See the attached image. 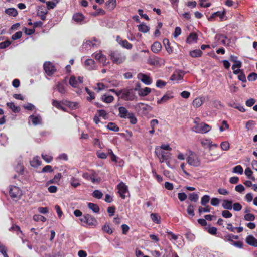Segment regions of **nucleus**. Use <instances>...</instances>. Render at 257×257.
<instances>
[{"label":"nucleus","mask_w":257,"mask_h":257,"mask_svg":"<svg viewBox=\"0 0 257 257\" xmlns=\"http://www.w3.org/2000/svg\"><path fill=\"white\" fill-rule=\"evenodd\" d=\"M81 225L84 227H95L98 225L97 219L92 215L86 213L79 219Z\"/></svg>","instance_id":"nucleus-1"},{"label":"nucleus","mask_w":257,"mask_h":257,"mask_svg":"<svg viewBox=\"0 0 257 257\" xmlns=\"http://www.w3.org/2000/svg\"><path fill=\"white\" fill-rule=\"evenodd\" d=\"M120 98L125 101H133L137 98L134 90L133 88H124Z\"/></svg>","instance_id":"nucleus-2"},{"label":"nucleus","mask_w":257,"mask_h":257,"mask_svg":"<svg viewBox=\"0 0 257 257\" xmlns=\"http://www.w3.org/2000/svg\"><path fill=\"white\" fill-rule=\"evenodd\" d=\"M109 56L112 61L115 64L122 63L125 60V57L118 51H110Z\"/></svg>","instance_id":"nucleus-3"},{"label":"nucleus","mask_w":257,"mask_h":257,"mask_svg":"<svg viewBox=\"0 0 257 257\" xmlns=\"http://www.w3.org/2000/svg\"><path fill=\"white\" fill-rule=\"evenodd\" d=\"M187 163L191 166L198 167L201 164V160L198 156L195 153L191 152L187 158Z\"/></svg>","instance_id":"nucleus-4"},{"label":"nucleus","mask_w":257,"mask_h":257,"mask_svg":"<svg viewBox=\"0 0 257 257\" xmlns=\"http://www.w3.org/2000/svg\"><path fill=\"white\" fill-rule=\"evenodd\" d=\"M9 195L13 200H18L22 195V191L19 187L11 186L9 189Z\"/></svg>","instance_id":"nucleus-5"},{"label":"nucleus","mask_w":257,"mask_h":257,"mask_svg":"<svg viewBox=\"0 0 257 257\" xmlns=\"http://www.w3.org/2000/svg\"><path fill=\"white\" fill-rule=\"evenodd\" d=\"M43 68L47 75L50 76H52L56 71L55 66L50 61L45 62L44 63Z\"/></svg>","instance_id":"nucleus-6"},{"label":"nucleus","mask_w":257,"mask_h":257,"mask_svg":"<svg viewBox=\"0 0 257 257\" xmlns=\"http://www.w3.org/2000/svg\"><path fill=\"white\" fill-rule=\"evenodd\" d=\"M118 193L122 199H125V193L128 192L127 186L122 182H121L117 185Z\"/></svg>","instance_id":"nucleus-7"},{"label":"nucleus","mask_w":257,"mask_h":257,"mask_svg":"<svg viewBox=\"0 0 257 257\" xmlns=\"http://www.w3.org/2000/svg\"><path fill=\"white\" fill-rule=\"evenodd\" d=\"M155 153L160 158V162L162 163L164 161L167 160L170 157V153L166 152L161 150L156 149Z\"/></svg>","instance_id":"nucleus-8"},{"label":"nucleus","mask_w":257,"mask_h":257,"mask_svg":"<svg viewBox=\"0 0 257 257\" xmlns=\"http://www.w3.org/2000/svg\"><path fill=\"white\" fill-rule=\"evenodd\" d=\"M137 78L146 85H150L152 82V79L149 76L142 73L137 75Z\"/></svg>","instance_id":"nucleus-9"},{"label":"nucleus","mask_w":257,"mask_h":257,"mask_svg":"<svg viewBox=\"0 0 257 257\" xmlns=\"http://www.w3.org/2000/svg\"><path fill=\"white\" fill-rule=\"evenodd\" d=\"M116 41L123 48L130 50L133 48V45L128 42L126 39L122 40L119 36H117Z\"/></svg>","instance_id":"nucleus-10"},{"label":"nucleus","mask_w":257,"mask_h":257,"mask_svg":"<svg viewBox=\"0 0 257 257\" xmlns=\"http://www.w3.org/2000/svg\"><path fill=\"white\" fill-rule=\"evenodd\" d=\"M180 73H182V71L180 70L175 71L171 76L170 80L178 83L179 81L182 80L183 78V75H182Z\"/></svg>","instance_id":"nucleus-11"},{"label":"nucleus","mask_w":257,"mask_h":257,"mask_svg":"<svg viewBox=\"0 0 257 257\" xmlns=\"http://www.w3.org/2000/svg\"><path fill=\"white\" fill-rule=\"evenodd\" d=\"M119 114L118 115L120 118H126L131 114L129 113L127 109L123 106H120L118 108Z\"/></svg>","instance_id":"nucleus-12"},{"label":"nucleus","mask_w":257,"mask_h":257,"mask_svg":"<svg viewBox=\"0 0 257 257\" xmlns=\"http://www.w3.org/2000/svg\"><path fill=\"white\" fill-rule=\"evenodd\" d=\"M226 14V11L224 9L223 11H217L213 13L210 17L208 18L209 21H212L216 17H219L221 19H222Z\"/></svg>","instance_id":"nucleus-13"},{"label":"nucleus","mask_w":257,"mask_h":257,"mask_svg":"<svg viewBox=\"0 0 257 257\" xmlns=\"http://www.w3.org/2000/svg\"><path fill=\"white\" fill-rule=\"evenodd\" d=\"M62 177V175L60 173H58L56 174L54 178L52 179L49 180L46 182V186H48L51 184H58L60 181V179Z\"/></svg>","instance_id":"nucleus-14"},{"label":"nucleus","mask_w":257,"mask_h":257,"mask_svg":"<svg viewBox=\"0 0 257 257\" xmlns=\"http://www.w3.org/2000/svg\"><path fill=\"white\" fill-rule=\"evenodd\" d=\"M246 242L249 245L257 247V239L251 235L247 236L246 238Z\"/></svg>","instance_id":"nucleus-15"},{"label":"nucleus","mask_w":257,"mask_h":257,"mask_svg":"<svg viewBox=\"0 0 257 257\" xmlns=\"http://www.w3.org/2000/svg\"><path fill=\"white\" fill-rule=\"evenodd\" d=\"M85 67L89 70L95 69V61L92 59H88L85 61Z\"/></svg>","instance_id":"nucleus-16"},{"label":"nucleus","mask_w":257,"mask_h":257,"mask_svg":"<svg viewBox=\"0 0 257 257\" xmlns=\"http://www.w3.org/2000/svg\"><path fill=\"white\" fill-rule=\"evenodd\" d=\"M163 43L165 47V49L169 54H171L173 52V47L170 46L169 40L167 38H165L163 40Z\"/></svg>","instance_id":"nucleus-17"},{"label":"nucleus","mask_w":257,"mask_h":257,"mask_svg":"<svg viewBox=\"0 0 257 257\" xmlns=\"http://www.w3.org/2000/svg\"><path fill=\"white\" fill-rule=\"evenodd\" d=\"M44 7L40 6L37 12V15L39 16L41 19L44 21L46 19V15H47L48 11L47 10H43Z\"/></svg>","instance_id":"nucleus-18"},{"label":"nucleus","mask_w":257,"mask_h":257,"mask_svg":"<svg viewBox=\"0 0 257 257\" xmlns=\"http://www.w3.org/2000/svg\"><path fill=\"white\" fill-rule=\"evenodd\" d=\"M161 44L158 41L154 42L151 46V50L155 53H158L161 50Z\"/></svg>","instance_id":"nucleus-19"},{"label":"nucleus","mask_w":257,"mask_h":257,"mask_svg":"<svg viewBox=\"0 0 257 257\" xmlns=\"http://www.w3.org/2000/svg\"><path fill=\"white\" fill-rule=\"evenodd\" d=\"M211 129V126L209 125L202 122L200 123V133L204 134L209 132Z\"/></svg>","instance_id":"nucleus-20"},{"label":"nucleus","mask_w":257,"mask_h":257,"mask_svg":"<svg viewBox=\"0 0 257 257\" xmlns=\"http://www.w3.org/2000/svg\"><path fill=\"white\" fill-rule=\"evenodd\" d=\"M198 39V36L195 33H191L188 36L186 39V42L188 44H191L194 42H196Z\"/></svg>","instance_id":"nucleus-21"},{"label":"nucleus","mask_w":257,"mask_h":257,"mask_svg":"<svg viewBox=\"0 0 257 257\" xmlns=\"http://www.w3.org/2000/svg\"><path fill=\"white\" fill-rule=\"evenodd\" d=\"M150 106L144 103L140 102L136 105V108L143 113H146Z\"/></svg>","instance_id":"nucleus-22"},{"label":"nucleus","mask_w":257,"mask_h":257,"mask_svg":"<svg viewBox=\"0 0 257 257\" xmlns=\"http://www.w3.org/2000/svg\"><path fill=\"white\" fill-rule=\"evenodd\" d=\"M56 89L61 94H65L66 92L65 83L63 82H58L56 84Z\"/></svg>","instance_id":"nucleus-23"},{"label":"nucleus","mask_w":257,"mask_h":257,"mask_svg":"<svg viewBox=\"0 0 257 257\" xmlns=\"http://www.w3.org/2000/svg\"><path fill=\"white\" fill-rule=\"evenodd\" d=\"M29 118L31 119L32 123L35 125L41 123L42 119L40 116H34V115H31L29 116Z\"/></svg>","instance_id":"nucleus-24"},{"label":"nucleus","mask_w":257,"mask_h":257,"mask_svg":"<svg viewBox=\"0 0 257 257\" xmlns=\"http://www.w3.org/2000/svg\"><path fill=\"white\" fill-rule=\"evenodd\" d=\"M87 206L88 208L92 210L93 212L96 213H98L99 212L100 208L97 204L89 202L88 203Z\"/></svg>","instance_id":"nucleus-25"},{"label":"nucleus","mask_w":257,"mask_h":257,"mask_svg":"<svg viewBox=\"0 0 257 257\" xmlns=\"http://www.w3.org/2000/svg\"><path fill=\"white\" fill-rule=\"evenodd\" d=\"M232 200H224L222 205L225 209L231 210L232 208Z\"/></svg>","instance_id":"nucleus-26"},{"label":"nucleus","mask_w":257,"mask_h":257,"mask_svg":"<svg viewBox=\"0 0 257 257\" xmlns=\"http://www.w3.org/2000/svg\"><path fill=\"white\" fill-rule=\"evenodd\" d=\"M6 105L13 112L18 113L20 111V107L16 106L13 102H7Z\"/></svg>","instance_id":"nucleus-27"},{"label":"nucleus","mask_w":257,"mask_h":257,"mask_svg":"<svg viewBox=\"0 0 257 257\" xmlns=\"http://www.w3.org/2000/svg\"><path fill=\"white\" fill-rule=\"evenodd\" d=\"M5 12L8 15L13 17H16L18 15L17 10L14 8L6 9L5 11Z\"/></svg>","instance_id":"nucleus-28"},{"label":"nucleus","mask_w":257,"mask_h":257,"mask_svg":"<svg viewBox=\"0 0 257 257\" xmlns=\"http://www.w3.org/2000/svg\"><path fill=\"white\" fill-rule=\"evenodd\" d=\"M84 15L81 13H76L73 16V19L77 23L81 22L84 19Z\"/></svg>","instance_id":"nucleus-29"},{"label":"nucleus","mask_w":257,"mask_h":257,"mask_svg":"<svg viewBox=\"0 0 257 257\" xmlns=\"http://www.w3.org/2000/svg\"><path fill=\"white\" fill-rule=\"evenodd\" d=\"M105 5L109 10H112L116 6V0H108Z\"/></svg>","instance_id":"nucleus-30"},{"label":"nucleus","mask_w":257,"mask_h":257,"mask_svg":"<svg viewBox=\"0 0 257 257\" xmlns=\"http://www.w3.org/2000/svg\"><path fill=\"white\" fill-rule=\"evenodd\" d=\"M101 100L102 101L105 103H110L113 101L114 97L112 95H107L106 94H104L101 96Z\"/></svg>","instance_id":"nucleus-31"},{"label":"nucleus","mask_w":257,"mask_h":257,"mask_svg":"<svg viewBox=\"0 0 257 257\" xmlns=\"http://www.w3.org/2000/svg\"><path fill=\"white\" fill-rule=\"evenodd\" d=\"M202 53L201 50L199 49H195L190 51V55L193 58L201 57Z\"/></svg>","instance_id":"nucleus-32"},{"label":"nucleus","mask_w":257,"mask_h":257,"mask_svg":"<svg viewBox=\"0 0 257 257\" xmlns=\"http://www.w3.org/2000/svg\"><path fill=\"white\" fill-rule=\"evenodd\" d=\"M152 220L156 224H160L161 217L157 213H152L150 215Z\"/></svg>","instance_id":"nucleus-33"},{"label":"nucleus","mask_w":257,"mask_h":257,"mask_svg":"<svg viewBox=\"0 0 257 257\" xmlns=\"http://www.w3.org/2000/svg\"><path fill=\"white\" fill-rule=\"evenodd\" d=\"M151 91V89L150 88L145 87L140 90V92H138V94L140 96H146L148 95Z\"/></svg>","instance_id":"nucleus-34"},{"label":"nucleus","mask_w":257,"mask_h":257,"mask_svg":"<svg viewBox=\"0 0 257 257\" xmlns=\"http://www.w3.org/2000/svg\"><path fill=\"white\" fill-rule=\"evenodd\" d=\"M31 165L33 167H37L41 165V161L39 160L38 157L34 158V159L30 162Z\"/></svg>","instance_id":"nucleus-35"},{"label":"nucleus","mask_w":257,"mask_h":257,"mask_svg":"<svg viewBox=\"0 0 257 257\" xmlns=\"http://www.w3.org/2000/svg\"><path fill=\"white\" fill-rule=\"evenodd\" d=\"M138 30L143 33H147L149 31V27L145 23H142L138 25Z\"/></svg>","instance_id":"nucleus-36"},{"label":"nucleus","mask_w":257,"mask_h":257,"mask_svg":"<svg viewBox=\"0 0 257 257\" xmlns=\"http://www.w3.org/2000/svg\"><path fill=\"white\" fill-rule=\"evenodd\" d=\"M211 143L212 141L210 139H203L201 140V144L202 146L204 147H209L210 148L211 147Z\"/></svg>","instance_id":"nucleus-37"},{"label":"nucleus","mask_w":257,"mask_h":257,"mask_svg":"<svg viewBox=\"0 0 257 257\" xmlns=\"http://www.w3.org/2000/svg\"><path fill=\"white\" fill-rule=\"evenodd\" d=\"M203 102L202 98H196L193 100L192 104L195 107L198 108L202 105Z\"/></svg>","instance_id":"nucleus-38"},{"label":"nucleus","mask_w":257,"mask_h":257,"mask_svg":"<svg viewBox=\"0 0 257 257\" xmlns=\"http://www.w3.org/2000/svg\"><path fill=\"white\" fill-rule=\"evenodd\" d=\"M173 98V96L169 95L168 94H165L161 99L157 101L158 104H162L167 102L170 98Z\"/></svg>","instance_id":"nucleus-39"},{"label":"nucleus","mask_w":257,"mask_h":257,"mask_svg":"<svg viewBox=\"0 0 257 257\" xmlns=\"http://www.w3.org/2000/svg\"><path fill=\"white\" fill-rule=\"evenodd\" d=\"M69 83L70 85L74 88H76L78 86V81L77 80L76 78L74 76H71L70 77Z\"/></svg>","instance_id":"nucleus-40"},{"label":"nucleus","mask_w":257,"mask_h":257,"mask_svg":"<svg viewBox=\"0 0 257 257\" xmlns=\"http://www.w3.org/2000/svg\"><path fill=\"white\" fill-rule=\"evenodd\" d=\"M70 184L72 186L76 188L80 185V181L78 178L72 177L70 179Z\"/></svg>","instance_id":"nucleus-41"},{"label":"nucleus","mask_w":257,"mask_h":257,"mask_svg":"<svg viewBox=\"0 0 257 257\" xmlns=\"http://www.w3.org/2000/svg\"><path fill=\"white\" fill-rule=\"evenodd\" d=\"M107 128L112 131L114 132H118L119 130V127L117 126V125L113 122H109L107 124Z\"/></svg>","instance_id":"nucleus-42"},{"label":"nucleus","mask_w":257,"mask_h":257,"mask_svg":"<svg viewBox=\"0 0 257 257\" xmlns=\"http://www.w3.org/2000/svg\"><path fill=\"white\" fill-rule=\"evenodd\" d=\"M8 249L5 245L0 242V252L4 257H9L7 254Z\"/></svg>","instance_id":"nucleus-43"},{"label":"nucleus","mask_w":257,"mask_h":257,"mask_svg":"<svg viewBox=\"0 0 257 257\" xmlns=\"http://www.w3.org/2000/svg\"><path fill=\"white\" fill-rule=\"evenodd\" d=\"M52 104L59 110H65L64 107L61 105V102L58 100L53 99L52 100Z\"/></svg>","instance_id":"nucleus-44"},{"label":"nucleus","mask_w":257,"mask_h":257,"mask_svg":"<svg viewBox=\"0 0 257 257\" xmlns=\"http://www.w3.org/2000/svg\"><path fill=\"white\" fill-rule=\"evenodd\" d=\"M97 114L99 117H101L104 119H106L108 118V113L106 111L103 109L97 110Z\"/></svg>","instance_id":"nucleus-45"},{"label":"nucleus","mask_w":257,"mask_h":257,"mask_svg":"<svg viewBox=\"0 0 257 257\" xmlns=\"http://www.w3.org/2000/svg\"><path fill=\"white\" fill-rule=\"evenodd\" d=\"M226 38H227L226 36H224L223 35H222V34L216 35L215 36V39H217L218 41H220L221 43L223 45H225V44H226L225 39Z\"/></svg>","instance_id":"nucleus-46"},{"label":"nucleus","mask_w":257,"mask_h":257,"mask_svg":"<svg viewBox=\"0 0 257 257\" xmlns=\"http://www.w3.org/2000/svg\"><path fill=\"white\" fill-rule=\"evenodd\" d=\"M252 173H253V172L248 167L246 168V169L245 170V174L247 176V177L249 179H250L253 181H255V177L253 176H252Z\"/></svg>","instance_id":"nucleus-47"},{"label":"nucleus","mask_w":257,"mask_h":257,"mask_svg":"<svg viewBox=\"0 0 257 257\" xmlns=\"http://www.w3.org/2000/svg\"><path fill=\"white\" fill-rule=\"evenodd\" d=\"M85 91H86L87 93L89 95V97H87V100L88 101H90L95 98V95L93 92L89 90L87 87L85 88Z\"/></svg>","instance_id":"nucleus-48"},{"label":"nucleus","mask_w":257,"mask_h":257,"mask_svg":"<svg viewBox=\"0 0 257 257\" xmlns=\"http://www.w3.org/2000/svg\"><path fill=\"white\" fill-rule=\"evenodd\" d=\"M9 230L16 232L17 235L19 234V232L22 233L20 227L16 224H13L12 226L9 229Z\"/></svg>","instance_id":"nucleus-49"},{"label":"nucleus","mask_w":257,"mask_h":257,"mask_svg":"<svg viewBox=\"0 0 257 257\" xmlns=\"http://www.w3.org/2000/svg\"><path fill=\"white\" fill-rule=\"evenodd\" d=\"M211 207L209 206H206L205 207H199L198 208V212L200 215L203 212H209L210 211Z\"/></svg>","instance_id":"nucleus-50"},{"label":"nucleus","mask_w":257,"mask_h":257,"mask_svg":"<svg viewBox=\"0 0 257 257\" xmlns=\"http://www.w3.org/2000/svg\"><path fill=\"white\" fill-rule=\"evenodd\" d=\"M92 196L95 198L101 199L103 196V193L98 190H95L93 192Z\"/></svg>","instance_id":"nucleus-51"},{"label":"nucleus","mask_w":257,"mask_h":257,"mask_svg":"<svg viewBox=\"0 0 257 257\" xmlns=\"http://www.w3.org/2000/svg\"><path fill=\"white\" fill-rule=\"evenodd\" d=\"M220 147L222 150L227 151L229 149L230 144L228 141H224L221 143Z\"/></svg>","instance_id":"nucleus-52"},{"label":"nucleus","mask_w":257,"mask_h":257,"mask_svg":"<svg viewBox=\"0 0 257 257\" xmlns=\"http://www.w3.org/2000/svg\"><path fill=\"white\" fill-rule=\"evenodd\" d=\"M233 172L242 174L243 172V168L241 165H237L234 167L233 169Z\"/></svg>","instance_id":"nucleus-53"},{"label":"nucleus","mask_w":257,"mask_h":257,"mask_svg":"<svg viewBox=\"0 0 257 257\" xmlns=\"http://www.w3.org/2000/svg\"><path fill=\"white\" fill-rule=\"evenodd\" d=\"M244 219L246 221H252L255 220V217L253 214L247 213L244 215Z\"/></svg>","instance_id":"nucleus-54"},{"label":"nucleus","mask_w":257,"mask_h":257,"mask_svg":"<svg viewBox=\"0 0 257 257\" xmlns=\"http://www.w3.org/2000/svg\"><path fill=\"white\" fill-rule=\"evenodd\" d=\"M210 200V197L208 195H204L201 200V203L202 205L205 206L206 204H207Z\"/></svg>","instance_id":"nucleus-55"},{"label":"nucleus","mask_w":257,"mask_h":257,"mask_svg":"<svg viewBox=\"0 0 257 257\" xmlns=\"http://www.w3.org/2000/svg\"><path fill=\"white\" fill-rule=\"evenodd\" d=\"M102 230L109 234H111L113 232V231L110 226L107 224H104L102 227Z\"/></svg>","instance_id":"nucleus-56"},{"label":"nucleus","mask_w":257,"mask_h":257,"mask_svg":"<svg viewBox=\"0 0 257 257\" xmlns=\"http://www.w3.org/2000/svg\"><path fill=\"white\" fill-rule=\"evenodd\" d=\"M187 212L188 215L191 217H193L195 215L194 211V206L192 204H190L187 209Z\"/></svg>","instance_id":"nucleus-57"},{"label":"nucleus","mask_w":257,"mask_h":257,"mask_svg":"<svg viewBox=\"0 0 257 257\" xmlns=\"http://www.w3.org/2000/svg\"><path fill=\"white\" fill-rule=\"evenodd\" d=\"M33 219L36 221L40 220L42 222H45L46 221V217L41 215H34L33 216Z\"/></svg>","instance_id":"nucleus-58"},{"label":"nucleus","mask_w":257,"mask_h":257,"mask_svg":"<svg viewBox=\"0 0 257 257\" xmlns=\"http://www.w3.org/2000/svg\"><path fill=\"white\" fill-rule=\"evenodd\" d=\"M167 234L169 236L168 238L170 240H174L175 241L177 240L178 238V236L173 233L172 232L167 230L166 232Z\"/></svg>","instance_id":"nucleus-59"},{"label":"nucleus","mask_w":257,"mask_h":257,"mask_svg":"<svg viewBox=\"0 0 257 257\" xmlns=\"http://www.w3.org/2000/svg\"><path fill=\"white\" fill-rule=\"evenodd\" d=\"M198 195L195 193H190L189 195V199L193 202H195L197 201V200H198Z\"/></svg>","instance_id":"nucleus-60"},{"label":"nucleus","mask_w":257,"mask_h":257,"mask_svg":"<svg viewBox=\"0 0 257 257\" xmlns=\"http://www.w3.org/2000/svg\"><path fill=\"white\" fill-rule=\"evenodd\" d=\"M95 58L96 59H98L99 61L102 62H103L104 61V63L106 62V60L105 56L101 53L96 54L95 56Z\"/></svg>","instance_id":"nucleus-61"},{"label":"nucleus","mask_w":257,"mask_h":257,"mask_svg":"<svg viewBox=\"0 0 257 257\" xmlns=\"http://www.w3.org/2000/svg\"><path fill=\"white\" fill-rule=\"evenodd\" d=\"M130 119V122L132 124H135L137 122V119L136 117L135 116L134 113H131L130 115L127 117Z\"/></svg>","instance_id":"nucleus-62"},{"label":"nucleus","mask_w":257,"mask_h":257,"mask_svg":"<svg viewBox=\"0 0 257 257\" xmlns=\"http://www.w3.org/2000/svg\"><path fill=\"white\" fill-rule=\"evenodd\" d=\"M22 36V32L21 31L16 32L12 36V39L16 40L20 39Z\"/></svg>","instance_id":"nucleus-63"},{"label":"nucleus","mask_w":257,"mask_h":257,"mask_svg":"<svg viewBox=\"0 0 257 257\" xmlns=\"http://www.w3.org/2000/svg\"><path fill=\"white\" fill-rule=\"evenodd\" d=\"M247 79L249 81H255L257 79V73L254 72L250 73L247 77Z\"/></svg>","instance_id":"nucleus-64"}]
</instances>
